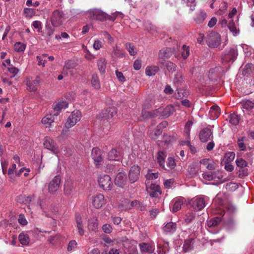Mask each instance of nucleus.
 Instances as JSON below:
<instances>
[{
    "instance_id": "obj_1",
    "label": "nucleus",
    "mask_w": 254,
    "mask_h": 254,
    "mask_svg": "<svg viewBox=\"0 0 254 254\" xmlns=\"http://www.w3.org/2000/svg\"><path fill=\"white\" fill-rule=\"evenodd\" d=\"M65 19V15L64 12L59 9L55 10L50 17L52 25L54 27H58L61 26L64 23Z\"/></svg>"
},
{
    "instance_id": "obj_2",
    "label": "nucleus",
    "mask_w": 254,
    "mask_h": 254,
    "mask_svg": "<svg viewBox=\"0 0 254 254\" xmlns=\"http://www.w3.org/2000/svg\"><path fill=\"white\" fill-rule=\"evenodd\" d=\"M238 55V49L236 47L226 49L221 56L223 63H233Z\"/></svg>"
},
{
    "instance_id": "obj_3",
    "label": "nucleus",
    "mask_w": 254,
    "mask_h": 254,
    "mask_svg": "<svg viewBox=\"0 0 254 254\" xmlns=\"http://www.w3.org/2000/svg\"><path fill=\"white\" fill-rule=\"evenodd\" d=\"M206 42L210 48L217 47L221 43L220 36L215 32H211L206 37Z\"/></svg>"
},
{
    "instance_id": "obj_4",
    "label": "nucleus",
    "mask_w": 254,
    "mask_h": 254,
    "mask_svg": "<svg viewBox=\"0 0 254 254\" xmlns=\"http://www.w3.org/2000/svg\"><path fill=\"white\" fill-rule=\"evenodd\" d=\"M88 17L93 20L104 21L107 19V14L101 9L94 8L90 9L87 12Z\"/></svg>"
},
{
    "instance_id": "obj_5",
    "label": "nucleus",
    "mask_w": 254,
    "mask_h": 254,
    "mask_svg": "<svg viewBox=\"0 0 254 254\" xmlns=\"http://www.w3.org/2000/svg\"><path fill=\"white\" fill-rule=\"evenodd\" d=\"M81 114L79 111H73L67 118L65 123V127L69 128L73 127L78 121L80 120Z\"/></svg>"
},
{
    "instance_id": "obj_6",
    "label": "nucleus",
    "mask_w": 254,
    "mask_h": 254,
    "mask_svg": "<svg viewBox=\"0 0 254 254\" xmlns=\"http://www.w3.org/2000/svg\"><path fill=\"white\" fill-rule=\"evenodd\" d=\"M61 178L59 175L56 176L48 184V191L51 194H55L61 187Z\"/></svg>"
},
{
    "instance_id": "obj_7",
    "label": "nucleus",
    "mask_w": 254,
    "mask_h": 254,
    "mask_svg": "<svg viewBox=\"0 0 254 254\" xmlns=\"http://www.w3.org/2000/svg\"><path fill=\"white\" fill-rule=\"evenodd\" d=\"M98 182L100 187L105 190H111L112 188L113 183L109 175H101L98 178Z\"/></svg>"
},
{
    "instance_id": "obj_8",
    "label": "nucleus",
    "mask_w": 254,
    "mask_h": 254,
    "mask_svg": "<svg viewBox=\"0 0 254 254\" xmlns=\"http://www.w3.org/2000/svg\"><path fill=\"white\" fill-rule=\"evenodd\" d=\"M193 208L196 210H200L206 206V200L201 196H196L189 202Z\"/></svg>"
},
{
    "instance_id": "obj_9",
    "label": "nucleus",
    "mask_w": 254,
    "mask_h": 254,
    "mask_svg": "<svg viewBox=\"0 0 254 254\" xmlns=\"http://www.w3.org/2000/svg\"><path fill=\"white\" fill-rule=\"evenodd\" d=\"M43 145L45 148L50 150L54 154L57 155L59 152V149L54 140L49 137L44 138Z\"/></svg>"
},
{
    "instance_id": "obj_10",
    "label": "nucleus",
    "mask_w": 254,
    "mask_h": 254,
    "mask_svg": "<svg viewBox=\"0 0 254 254\" xmlns=\"http://www.w3.org/2000/svg\"><path fill=\"white\" fill-rule=\"evenodd\" d=\"M91 157L96 167L99 168L103 161L101 150L98 148H93L91 152Z\"/></svg>"
},
{
    "instance_id": "obj_11",
    "label": "nucleus",
    "mask_w": 254,
    "mask_h": 254,
    "mask_svg": "<svg viewBox=\"0 0 254 254\" xmlns=\"http://www.w3.org/2000/svg\"><path fill=\"white\" fill-rule=\"evenodd\" d=\"M40 82L41 79L39 76L35 79L27 78L26 82L27 89L30 92L36 91Z\"/></svg>"
},
{
    "instance_id": "obj_12",
    "label": "nucleus",
    "mask_w": 254,
    "mask_h": 254,
    "mask_svg": "<svg viewBox=\"0 0 254 254\" xmlns=\"http://www.w3.org/2000/svg\"><path fill=\"white\" fill-rule=\"evenodd\" d=\"M140 168L137 165L132 166L129 170L128 177L131 183L135 182L139 179Z\"/></svg>"
},
{
    "instance_id": "obj_13",
    "label": "nucleus",
    "mask_w": 254,
    "mask_h": 254,
    "mask_svg": "<svg viewBox=\"0 0 254 254\" xmlns=\"http://www.w3.org/2000/svg\"><path fill=\"white\" fill-rule=\"evenodd\" d=\"M106 203L104 196L102 194H96L92 198V204L97 209L101 208Z\"/></svg>"
},
{
    "instance_id": "obj_14",
    "label": "nucleus",
    "mask_w": 254,
    "mask_h": 254,
    "mask_svg": "<svg viewBox=\"0 0 254 254\" xmlns=\"http://www.w3.org/2000/svg\"><path fill=\"white\" fill-rule=\"evenodd\" d=\"M213 138L212 131L208 128L202 129L199 133V139L202 142H206Z\"/></svg>"
},
{
    "instance_id": "obj_15",
    "label": "nucleus",
    "mask_w": 254,
    "mask_h": 254,
    "mask_svg": "<svg viewBox=\"0 0 254 254\" xmlns=\"http://www.w3.org/2000/svg\"><path fill=\"white\" fill-rule=\"evenodd\" d=\"M147 190L151 197H157L161 193L160 187L155 184H152Z\"/></svg>"
},
{
    "instance_id": "obj_16",
    "label": "nucleus",
    "mask_w": 254,
    "mask_h": 254,
    "mask_svg": "<svg viewBox=\"0 0 254 254\" xmlns=\"http://www.w3.org/2000/svg\"><path fill=\"white\" fill-rule=\"evenodd\" d=\"M117 114L115 108H109L102 112L100 117L105 120H109L113 118Z\"/></svg>"
},
{
    "instance_id": "obj_17",
    "label": "nucleus",
    "mask_w": 254,
    "mask_h": 254,
    "mask_svg": "<svg viewBox=\"0 0 254 254\" xmlns=\"http://www.w3.org/2000/svg\"><path fill=\"white\" fill-rule=\"evenodd\" d=\"M162 230L163 232L166 234H172L177 230V224L172 221L164 223Z\"/></svg>"
},
{
    "instance_id": "obj_18",
    "label": "nucleus",
    "mask_w": 254,
    "mask_h": 254,
    "mask_svg": "<svg viewBox=\"0 0 254 254\" xmlns=\"http://www.w3.org/2000/svg\"><path fill=\"white\" fill-rule=\"evenodd\" d=\"M76 66V64L71 60H68L65 62L63 68V74L68 75L70 74L72 75V72L70 69L74 68Z\"/></svg>"
},
{
    "instance_id": "obj_19",
    "label": "nucleus",
    "mask_w": 254,
    "mask_h": 254,
    "mask_svg": "<svg viewBox=\"0 0 254 254\" xmlns=\"http://www.w3.org/2000/svg\"><path fill=\"white\" fill-rule=\"evenodd\" d=\"M127 182V177L125 173L120 172L117 174L115 180V184L120 187H123Z\"/></svg>"
},
{
    "instance_id": "obj_20",
    "label": "nucleus",
    "mask_w": 254,
    "mask_h": 254,
    "mask_svg": "<svg viewBox=\"0 0 254 254\" xmlns=\"http://www.w3.org/2000/svg\"><path fill=\"white\" fill-rule=\"evenodd\" d=\"M88 229L90 231L97 232L98 229V220L97 217H93L88 219Z\"/></svg>"
},
{
    "instance_id": "obj_21",
    "label": "nucleus",
    "mask_w": 254,
    "mask_h": 254,
    "mask_svg": "<svg viewBox=\"0 0 254 254\" xmlns=\"http://www.w3.org/2000/svg\"><path fill=\"white\" fill-rule=\"evenodd\" d=\"M75 219L78 234L80 236H83L84 234V231L83 228V225L82 224V218L80 216V214L78 213H76L75 214Z\"/></svg>"
},
{
    "instance_id": "obj_22",
    "label": "nucleus",
    "mask_w": 254,
    "mask_h": 254,
    "mask_svg": "<svg viewBox=\"0 0 254 254\" xmlns=\"http://www.w3.org/2000/svg\"><path fill=\"white\" fill-rule=\"evenodd\" d=\"M139 247L142 254H151L155 249L154 247L151 245L145 243L140 244Z\"/></svg>"
},
{
    "instance_id": "obj_23",
    "label": "nucleus",
    "mask_w": 254,
    "mask_h": 254,
    "mask_svg": "<svg viewBox=\"0 0 254 254\" xmlns=\"http://www.w3.org/2000/svg\"><path fill=\"white\" fill-rule=\"evenodd\" d=\"M68 106V103L65 101H60L54 108V115L57 116L62 109H65Z\"/></svg>"
},
{
    "instance_id": "obj_24",
    "label": "nucleus",
    "mask_w": 254,
    "mask_h": 254,
    "mask_svg": "<svg viewBox=\"0 0 254 254\" xmlns=\"http://www.w3.org/2000/svg\"><path fill=\"white\" fill-rule=\"evenodd\" d=\"M54 114L53 115L52 114H48L45 116L42 120V122L43 124H44L46 127H49L51 126L52 123L54 122Z\"/></svg>"
},
{
    "instance_id": "obj_25",
    "label": "nucleus",
    "mask_w": 254,
    "mask_h": 254,
    "mask_svg": "<svg viewBox=\"0 0 254 254\" xmlns=\"http://www.w3.org/2000/svg\"><path fill=\"white\" fill-rule=\"evenodd\" d=\"M220 109L218 106H212L209 111V115L212 119H216L218 118L220 115Z\"/></svg>"
},
{
    "instance_id": "obj_26",
    "label": "nucleus",
    "mask_w": 254,
    "mask_h": 254,
    "mask_svg": "<svg viewBox=\"0 0 254 254\" xmlns=\"http://www.w3.org/2000/svg\"><path fill=\"white\" fill-rule=\"evenodd\" d=\"M166 157V152L162 151H159L158 152V155L157 157V162L159 166L162 168H165V159Z\"/></svg>"
},
{
    "instance_id": "obj_27",
    "label": "nucleus",
    "mask_w": 254,
    "mask_h": 254,
    "mask_svg": "<svg viewBox=\"0 0 254 254\" xmlns=\"http://www.w3.org/2000/svg\"><path fill=\"white\" fill-rule=\"evenodd\" d=\"M217 172H208L204 173L202 174V176L203 179L207 181H212L213 180L215 179L216 178H218L220 179L222 178L221 177H217Z\"/></svg>"
},
{
    "instance_id": "obj_28",
    "label": "nucleus",
    "mask_w": 254,
    "mask_h": 254,
    "mask_svg": "<svg viewBox=\"0 0 254 254\" xmlns=\"http://www.w3.org/2000/svg\"><path fill=\"white\" fill-rule=\"evenodd\" d=\"M240 120V116L236 113L231 114L229 115L228 117V120L229 123L233 126L238 125L239 123Z\"/></svg>"
},
{
    "instance_id": "obj_29",
    "label": "nucleus",
    "mask_w": 254,
    "mask_h": 254,
    "mask_svg": "<svg viewBox=\"0 0 254 254\" xmlns=\"http://www.w3.org/2000/svg\"><path fill=\"white\" fill-rule=\"evenodd\" d=\"M241 105L242 108L248 112H251L254 108V103L250 100L243 101Z\"/></svg>"
},
{
    "instance_id": "obj_30",
    "label": "nucleus",
    "mask_w": 254,
    "mask_h": 254,
    "mask_svg": "<svg viewBox=\"0 0 254 254\" xmlns=\"http://www.w3.org/2000/svg\"><path fill=\"white\" fill-rule=\"evenodd\" d=\"M120 158L119 152L116 149H112L108 154V159L109 160H118Z\"/></svg>"
},
{
    "instance_id": "obj_31",
    "label": "nucleus",
    "mask_w": 254,
    "mask_h": 254,
    "mask_svg": "<svg viewBox=\"0 0 254 254\" xmlns=\"http://www.w3.org/2000/svg\"><path fill=\"white\" fill-rule=\"evenodd\" d=\"M174 107L172 105H168L165 108H163V118H166L173 114L174 112Z\"/></svg>"
},
{
    "instance_id": "obj_32",
    "label": "nucleus",
    "mask_w": 254,
    "mask_h": 254,
    "mask_svg": "<svg viewBox=\"0 0 254 254\" xmlns=\"http://www.w3.org/2000/svg\"><path fill=\"white\" fill-rule=\"evenodd\" d=\"M183 204V201L182 198H179L174 200L173 206L172 207V212H176L181 209Z\"/></svg>"
},
{
    "instance_id": "obj_33",
    "label": "nucleus",
    "mask_w": 254,
    "mask_h": 254,
    "mask_svg": "<svg viewBox=\"0 0 254 254\" xmlns=\"http://www.w3.org/2000/svg\"><path fill=\"white\" fill-rule=\"evenodd\" d=\"M171 56V51L169 48L162 49L159 53V57L161 59H168Z\"/></svg>"
},
{
    "instance_id": "obj_34",
    "label": "nucleus",
    "mask_w": 254,
    "mask_h": 254,
    "mask_svg": "<svg viewBox=\"0 0 254 254\" xmlns=\"http://www.w3.org/2000/svg\"><path fill=\"white\" fill-rule=\"evenodd\" d=\"M196 215L195 212H188L184 217V221L187 224L191 223L195 219Z\"/></svg>"
},
{
    "instance_id": "obj_35",
    "label": "nucleus",
    "mask_w": 254,
    "mask_h": 254,
    "mask_svg": "<svg viewBox=\"0 0 254 254\" xmlns=\"http://www.w3.org/2000/svg\"><path fill=\"white\" fill-rule=\"evenodd\" d=\"M176 166V163L175 159L172 157H169L167 159L166 167L164 168L166 170L169 171L171 169L175 168Z\"/></svg>"
},
{
    "instance_id": "obj_36",
    "label": "nucleus",
    "mask_w": 254,
    "mask_h": 254,
    "mask_svg": "<svg viewBox=\"0 0 254 254\" xmlns=\"http://www.w3.org/2000/svg\"><path fill=\"white\" fill-rule=\"evenodd\" d=\"M159 69L157 66H148L146 68V74L149 76L154 75L158 71Z\"/></svg>"
},
{
    "instance_id": "obj_37",
    "label": "nucleus",
    "mask_w": 254,
    "mask_h": 254,
    "mask_svg": "<svg viewBox=\"0 0 254 254\" xmlns=\"http://www.w3.org/2000/svg\"><path fill=\"white\" fill-rule=\"evenodd\" d=\"M206 16V13L203 10H200L196 15L195 21L198 23H201L204 21Z\"/></svg>"
},
{
    "instance_id": "obj_38",
    "label": "nucleus",
    "mask_w": 254,
    "mask_h": 254,
    "mask_svg": "<svg viewBox=\"0 0 254 254\" xmlns=\"http://www.w3.org/2000/svg\"><path fill=\"white\" fill-rule=\"evenodd\" d=\"M236 163L237 167L241 169H244L248 166V163L240 157H237L236 160Z\"/></svg>"
},
{
    "instance_id": "obj_39",
    "label": "nucleus",
    "mask_w": 254,
    "mask_h": 254,
    "mask_svg": "<svg viewBox=\"0 0 254 254\" xmlns=\"http://www.w3.org/2000/svg\"><path fill=\"white\" fill-rule=\"evenodd\" d=\"M149 115L150 117H158L159 118H163V108L160 107L152 111V112H149Z\"/></svg>"
},
{
    "instance_id": "obj_40",
    "label": "nucleus",
    "mask_w": 254,
    "mask_h": 254,
    "mask_svg": "<svg viewBox=\"0 0 254 254\" xmlns=\"http://www.w3.org/2000/svg\"><path fill=\"white\" fill-rule=\"evenodd\" d=\"M107 62L105 59L102 58L98 60L97 65L100 71L103 73L105 71Z\"/></svg>"
},
{
    "instance_id": "obj_41",
    "label": "nucleus",
    "mask_w": 254,
    "mask_h": 254,
    "mask_svg": "<svg viewBox=\"0 0 254 254\" xmlns=\"http://www.w3.org/2000/svg\"><path fill=\"white\" fill-rule=\"evenodd\" d=\"M220 70V68L216 67L214 68H212L209 70L208 73V77L210 79H214L216 77L219 76V74L218 73V71Z\"/></svg>"
},
{
    "instance_id": "obj_42",
    "label": "nucleus",
    "mask_w": 254,
    "mask_h": 254,
    "mask_svg": "<svg viewBox=\"0 0 254 254\" xmlns=\"http://www.w3.org/2000/svg\"><path fill=\"white\" fill-rule=\"evenodd\" d=\"M247 140V139L246 137H242L238 139L237 144L241 150L244 151L246 149L245 142Z\"/></svg>"
},
{
    "instance_id": "obj_43",
    "label": "nucleus",
    "mask_w": 254,
    "mask_h": 254,
    "mask_svg": "<svg viewBox=\"0 0 254 254\" xmlns=\"http://www.w3.org/2000/svg\"><path fill=\"white\" fill-rule=\"evenodd\" d=\"M193 239H189L186 240L184 244L183 249L185 252H189L193 248V243H192Z\"/></svg>"
},
{
    "instance_id": "obj_44",
    "label": "nucleus",
    "mask_w": 254,
    "mask_h": 254,
    "mask_svg": "<svg viewBox=\"0 0 254 254\" xmlns=\"http://www.w3.org/2000/svg\"><path fill=\"white\" fill-rule=\"evenodd\" d=\"M73 184L70 182H66L64 185V192L66 194H70L73 191Z\"/></svg>"
},
{
    "instance_id": "obj_45",
    "label": "nucleus",
    "mask_w": 254,
    "mask_h": 254,
    "mask_svg": "<svg viewBox=\"0 0 254 254\" xmlns=\"http://www.w3.org/2000/svg\"><path fill=\"white\" fill-rule=\"evenodd\" d=\"M16 168V165L15 163L12 164L11 166L8 169V175L9 178L11 179V181H13L15 180V169Z\"/></svg>"
},
{
    "instance_id": "obj_46",
    "label": "nucleus",
    "mask_w": 254,
    "mask_h": 254,
    "mask_svg": "<svg viewBox=\"0 0 254 254\" xmlns=\"http://www.w3.org/2000/svg\"><path fill=\"white\" fill-rule=\"evenodd\" d=\"M221 221V218L219 217H215L207 221V226L209 227H213L217 226Z\"/></svg>"
},
{
    "instance_id": "obj_47",
    "label": "nucleus",
    "mask_w": 254,
    "mask_h": 254,
    "mask_svg": "<svg viewBox=\"0 0 254 254\" xmlns=\"http://www.w3.org/2000/svg\"><path fill=\"white\" fill-rule=\"evenodd\" d=\"M19 241L23 245H27L29 243V238L28 236L24 234H20L19 235Z\"/></svg>"
},
{
    "instance_id": "obj_48",
    "label": "nucleus",
    "mask_w": 254,
    "mask_h": 254,
    "mask_svg": "<svg viewBox=\"0 0 254 254\" xmlns=\"http://www.w3.org/2000/svg\"><path fill=\"white\" fill-rule=\"evenodd\" d=\"M91 83L95 89H98L100 88L99 80L97 74H94L92 75Z\"/></svg>"
},
{
    "instance_id": "obj_49",
    "label": "nucleus",
    "mask_w": 254,
    "mask_h": 254,
    "mask_svg": "<svg viewBox=\"0 0 254 254\" xmlns=\"http://www.w3.org/2000/svg\"><path fill=\"white\" fill-rule=\"evenodd\" d=\"M26 48V45L21 42H16L14 46V50L17 52H23Z\"/></svg>"
},
{
    "instance_id": "obj_50",
    "label": "nucleus",
    "mask_w": 254,
    "mask_h": 254,
    "mask_svg": "<svg viewBox=\"0 0 254 254\" xmlns=\"http://www.w3.org/2000/svg\"><path fill=\"white\" fill-rule=\"evenodd\" d=\"M235 154L233 152H229L224 156L225 163L231 162L235 158Z\"/></svg>"
},
{
    "instance_id": "obj_51",
    "label": "nucleus",
    "mask_w": 254,
    "mask_h": 254,
    "mask_svg": "<svg viewBox=\"0 0 254 254\" xmlns=\"http://www.w3.org/2000/svg\"><path fill=\"white\" fill-rule=\"evenodd\" d=\"M182 57L184 59H186L190 55V48L186 45L182 47Z\"/></svg>"
},
{
    "instance_id": "obj_52",
    "label": "nucleus",
    "mask_w": 254,
    "mask_h": 254,
    "mask_svg": "<svg viewBox=\"0 0 254 254\" xmlns=\"http://www.w3.org/2000/svg\"><path fill=\"white\" fill-rule=\"evenodd\" d=\"M112 55L116 57H122L123 56V51L117 46L114 47Z\"/></svg>"
},
{
    "instance_id": "obj_53",
    "label": "nucleus",
    "mask_w": 254,
    "mask_h": 254,
    "mask_svg": "<svg viewBox=\"0 0 254 254\" xmlns=\"http://www.w3.org/2000/svg\"><path fill=\"white\" fill-rule=\"evenodd\" d=\"M228 27L231 32L233 33L234 35L236 36L238 34V31L237 29L235 24L233 21H230L228 24Z\"/></svg>"
},
{
    "instance_id": "obj_54",
    "label": "nucleus",
    "mask_w": 254,
    "mask_h": 254,
    "mask_svg": "<svg viewBox=\"0 0 254 254\" xmlns=\"http://www.w3.org/2000/svg\"><path fill=\"white\" fill-rule=\"evenodd\" d=\"M126 48L131 56H134L136 54V52L135 50L134 47L130 43H127L126 44Z\"/></svg>"
},
{
    "instance_id": "obj_55",
    "label": "nucleus",
    "mask_w": 254,
    "mask_h": 254,
    "mask_svg": "<svg viewBox=\"0 0 254 254\" xmlns=\"http://www.w3.org/2000/svg\"><path fill=\"white\" fill-rule=\"evenodd\" d=\"M167 69L170 72H173L176 70V65L175 64L171 62H168L165 65Z\"/></svg>"
},
{
    "instance_id": "obj_56",
    "label": "nucleus",
    "mask_w": 254,
    "mask_h": 254,
    "mask_svg": "<svg viewBox=\"0 0 254 254\" xmlns=\"http://www.w3.org/2000/svg\"><path fill=\"white\" fill-rule=\"evenodd\" d=\"M17 201L20 203L25 204L30 201V199L28 197H26L25 195H20L17 197Z\"/></svg>"
},
{
    "instance_id": "obj_57",
    "label": "nucleus",
    "mask_w": 254,
    "mask_h": 254,
    "mask_svg": "<svg viewBox=\"0 0 254 254\" xmlns=\"http://www.w3.org/2000/svg\"><path fill=\"white\" fill-rule=\"evenodd\" d=\"M53 27L54 26H53L52 25L51 26L47 22L46 24L45 28L47 31V34L49 36H51L54 33L55 30Z\"/></svg>"
},
{
    "instance_id": "obj_58",
    "label": "nucleus",
    "mask_w": 254,
    "mask_h": 254,
    "mask_svg": "<svg viewBox=\"0 0 254 254\" xmlns=\"http://www.w3.org/2000/svg\"><path fill=\"white\" fill-rule=\"evenodd\" d=\"M192 123L190 121H188L186 124L185 128H184V133L188 136L190 135V129L192 127Z\"/></svg>"
},
{
    "instance_id": "obj_59",
    "label": "nucleus",
    "mask_w": 254,
    "mask_h": 254,
    "mask_svg": "<svg viewBox=\"0 0 254 254\" xmlns=\"http://www.w3.org/2000/svg\"><path fill=\"white\" fill-rule=\"evenodd\" d=\"M32 26L34 27V28L37 29L38 32H41L42 26V23L40 21L36 20L32 22Z\"/></svg>"
},
{
    "instance_id": "obj_60",
    "label": "nucleus",
    "mask_w": 254,
    "mask_h": 254,
    "mask_svg": "<svg viewBox=\"0 0 254 254\" xmlns=\"http://www.w3.org/2000/svg\"><path fill=\"white\" fill-rule=\"evenodd\" d=\"M102 229L104 233L107 234L111 233L113 230L112 227L109 224H105L103 225Z\"/></svg>"
},
{
    "instance_id": "obj_61",
    "label": "nucleus",
    "mask_w": 254,
    "mask_h": 254,
    "mask_svg": "<svg viewBox=\"0 0 254 254\" xmlns=\"http://www.w3.org/2000/svg\"><path fill=\"white\" fill-rule=\"evenodd\" d=\"M24 13L26 17H31L34 14V10L32 8H26L24 9Z\"/></svg>"
},
{
    "instance_id": "obj_62",
    "label": "nucleus",
    "mask_w": 254,
    "mask_h": 254,
    "mask_svg": "<svg viewBox=\"0 0 254 254\" xmlns=\"http://www.w3.org/2000/svg\"><path fill=\"white\" fill-rule=\"evenodd\" d=\"M18 222L22 225H26L27 224V221L26 220L24 215L22 214L18 216Z\"/></svg>"
},
{
    "instance_id": "obj_63",
    "label": "nucleus",
    "mask_w": 254,
    "mask_h": 254,
    "mask_svg": "<svg viewBox=\"0 0 254 254\" xmlns=\"http://www.w3.org/2000/svg\"><path fill=\"white\" fill-rule=\"evenodd\" d=\"M116 76H117L118 79L119 80V81L120 82H124L126 81V78H125V76H124L123 73L122 72L119 71L118 70H117L116 71Z\"/></svg>"
},
{
    "instance_id": "obj_64",
    "label": "nucleus",
    "mask_w": 254,
    "mask_h": 254,
    "mask_svg": "<svg viewBox=\"0 0 254 254\" xmlns=\"http://www.w3.org/2000/svg\"><path fill=\"white\" fill-rule=\"evenodd\" d=\"M76 245L77 243L75 241L72 240L70 241L67 247L68 251H71L72 250H74L76 248Z\"/></svg>"
}]
</instances>
